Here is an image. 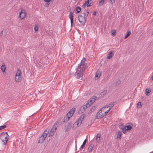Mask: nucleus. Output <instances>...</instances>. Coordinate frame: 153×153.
Listing matches in <instances>:
<instances>
[{"instance_id": "nucleus-1", "label": "nucleus", "mask_w": 153, "mask_h": 153, "mask_svg": "<svg viewBox=\"0 0 153 153\" xmlns=\"http://www.w3.org/2000/svg\"><path fill=\"white\" fill-rule=\"evenodd\" d=\"M86 59L85 58H83L81 61V63L78 67L77 69L78 71H84V70L87 68V63L85 62Z\"/></svg>"}, {"instance_id": "nucleus-2", "label": "nucleus", "mask_w": 153, "mask_h": 153, "mask_svg": "<svg viewBox=\"0 0 153 153\" xmlns=\"http://www.w3.org/2000/svg\"><path fill=\"white\" fill-rule=\"evenodd\" d=\"M49 131V129H46L44 131L42 135L39 138V143H42L44 141L47 134H48Z\"/></svg>"}, {"instance_id": "nucleus-3", "label": "nucleus", "mask_w": 153, "mask_h": 153, "mask_svg": "<svg viewBox=\"0 0 153 153\" xmlns=\"http://www.w3.org/2000/svg\"><path fill=\"white\" fill-rule=\"evenodd\" d=\"M105 116V114L104 113V110H102V108H101L99 111V112L97 113L96 118L97 119H100Z\"/></svg>"}, {"instance_id": "nucleus-4", "label": "nucleus", "mask_w": 153, "mask_h": 153, "mask_svg": "<svg viewBox=\"0 0 153 153\" xmlns=\"http://www.w3.org/2000/svg\"><path fill=\"white\" fill-rule=\"evenodd\" d=\"M59 123H58L57 122H56L54 125L53 126V127L51 129L49 134V136L50 137H52L53 135L55 132L56 131V129L57 127L58 126V125H59Z\"/></svg>"}, {"instance_id": "nucleus-5", "label": "nucleus", "mask_w": 153, "mask_h": 153, "mask_svg": "<svg viewBox=\"0 0 153 153\" xmlns=\"http://www.w3.org/2000/svg\"><path fill=\"white\" fill-rule=\"evenodd\" d=\"M85 116V114H83L80 117L77 121L75 123V124H76V125L78 126H80L82 124V122L83 121Z\"/></svg>"}, {"instance_id": "nucleus-6", "label": "nucleus", "mask_w": 153, "mask_h": 153, "mask_svg": "<svg viewBox=\"0 0 153 153\" xmlns=\"http://www.w3.org/2000/svg\"><path fill=\"white\" fill-rule=\"evenodd\" d=\"M84 71H81L77 69L75 74V76L78 79H79L82 77L83 76V72Z\"/></svg>"}, {"instance_id": "nucleus-7", "label": "nucleus", "mask_w": 153, "mask_h": 153, "mask_svg": "<svg viewBox=\"0 0 153 153\" xmlns=\"http://www.w3.org/2000/svg\"><path fill=\"white\" fill-rule=\"evenodd\" d=\"M78 20L80 23L82 25H84L86 22L85 17L84 16L79 15L78 17Z\"/></svg>"}, {"instance_id": "nucleus-8", "label": "nucleus", "mask_w": 153, "mask_h": 153, "mask_svg": "<svg viewBox=\"0 0 153 153\" xmlns=\"http://www.w3.org/2000/svg\"><path fill=\"white\" fill-rule=\"evenodd\" d=\"M90 106V105H89L88 102H87L86 105H84L81 107L79 111V113H83L85 111L87 108Z\"/></svg>"}, {"instance_id": "nucleus-9", "label": "nucleus", "mask_w": 153, "mask_h": 153, "mask_svg": "<svg viewBox=\"0 0 153 153\" xmlns=\"http://www.w3.org/2000/svg\"><path fill=\"white\" fill-rule=\"evenodd\" d=\"M21 11L20 12L19 17H20L21 19H24L26 16V13H25V10L22 9H21Z\"/></svg>"}, {"instance_id": "nucleus-10", "label": "nucleus", "mask_w": 153, "mask_h": 153, "mask_svg": "<svg viewBox=\"0 0 153 153\" xmlns=\"http://www.w3.org/2000/svg\"><path fill=\"white\" fill-rule=\"evenodd\" d=\"M2 133L4 134V136L5 137V140H1L4 143V145H5L8 140L9 136L7 132L5 133L3 132Z\"/></svg>"}, {"instance_id": "nucleus-11", "label": "nucleus", "mask_w": 153, "mask_h": 153, "mask_svg": "<svg viewBox=\"0 0 153 153\" xmlns=\"http://www.w3.org/2000/svg\"><path fill=\"white\" fill-rule=\"evenodd\" d=\"M73 13L71 11L70 12L69 15V18L71 20V26L72 27L74 25L73 23Z\"/></svg>"}, {"instance_id": "nucleus-12", "label": "nucleus", "mask_w": 153, "mask_h": 153, "mask_svg": "<svg viewBox=\"0 0 153 153\" xmlns=\"http://www.w3.org/2000/svg\"><path fill=\"white\" fill-rule=\"evenodd\" d=\"M92 3L93 1L92 0H88L87 1L85 2L82 6L84 7L86 6L87 7H90L92 5L91 4Z\"/></svg>"}, {"instance_id": "nucleus-13", "label": "nucleus", "mask_w": 153, "mask_h": 153, "mask_svg": "<svg viewBox=\"0 0 153 153\" xmlns=\"http://www.w3.org/2000/svg\"><path fill=\"white\" fill-rule=\"evenodd\" d=\"M75 110L76 108H73L70 111L67 113V114L71 117L72 116L73 114L75 112Z\"/></svg>"}, {"instance_id": "nucleus-14", "label": "nucleus", "mask_w": 153, "mask_h": 153, "mask_svg": "<svg viewBox=\"0 0 153 153\" xmlns=\"http://www.w3.org/2000/svg\"><path fill=\"white\" fill-rule=\"evenodd\" d=\"M71 117L69 116L66 114V116L64 117L63 119V122L66 123L69 120L70 118Z\"/></svg>"}, {"instance_id": "nucleus-15", "label": "nucleus", "mask_w": 153, "mask_h": 153, "mask_svg": "<svg viewBox=\"0 0 153 153\" xmlns=\"http://www.w3.org/2000/svg\"><path fill=\"white\" fill-rule=\"evenodd\" d=\"M95 99L92 97L90 99V100L88 101V104L89 105H90V106L92 104L95 102Z\"/></svg>"}, {"instance_id": "nucleus-16", "label": "nucleus", "mask_w": 153, "mask_h": 153, "mask_svg": "<svg viewBox=\"0 0 153 153\" xmlns=\"http://www.w3.org/2000/svg\"><path fill=\"white\" fill-rule=\"evenodd\" d=\"M101 74V72L100 71H98L97 72L95 76V79H97L100 77Z\"/></svg>"}, {"instance_id": "nucleus-17", "label": "nucleus", "mask_w": 153, "mask_h": 153, "mask_svg": "<svg viewBox=\"0 0 153 153\" xmlns=\"http://www.w3.org/2000/svg\"><path fill=\"white\" fill-rule=\"evenodd\" d=\"M132 127L133 126H126L124 127V128L125 129L126 131H130L132 129Z\"/></svg>"}, {"instance_id": "nucleus-18", "label": "nucleus", "mask_w": 153, "mask_h": 153, "mask_svg": "<svg viewBox=\"0 0 153 153\" xmlns=\"http://www.w3.org/2000/svg\"><path fill=\"white\" fill-rule=\"evenodd\" d=\"M72 124L71 123H68L67 124V126L66 128V131H68L71 128Z\"/></svg>"}, {"instance_id": "nucleus-19", "label": "nucleus", "mask_w": 153, "mask_h": 153, "mask_svg": "<svg viewBox=\"0 0 153 153\" xmlns=\"http://www.w3.org/2000/svg\"><path fill=\"white\" fill-rule=\"evenodd\" d=\"M114 55V54L113 53V52L112 51H111L109 52V53L108 54V55L107 57V59H110Z\"/></svg>"}, {"instance_id": "nucleus-20", "label": "nucleus", "mask_w": 153, "mask_h": 153, "mask_svg": "<svg viewBox=\"0 0 153 153\" xmlns=\"http://www.w3.org/2000/svg\"><path fill=\"white\" fill-rule=\"evenodd\" d=\"M107 93V90H105L104 91L102 92L100 94V96L101 97H103L105 95H106Z\"/></svg>"}, {"instance_id": "nucleus-21", "label": "nucleus", "mask_w": 153, "mask_h": 153, "mask_svg": "<svg viewBox=\"0 0 153 153\" xmlns=\"http://www.w3.org/2000/svg\"><path fill=\"white\" fill-rule=\"evenodd\" d=\"M21 71L19 69H18L17 70V72L16 74V76H19V77H20V78L21 77Z\"/></svg>"}, {"instance_id": "nucleus-22", "label": "nucleus", "mask_w": 153, "mask_h": 153, "mask_svg": "<svg viewBox=\"0 0 153 153\" xmlns=\"http://www.w3.org/2000/svg\"><path fill=\"white\" fill-rule=\"evenodd\" d=\"M1 70L3 72H5L6 70V67L4 63L1 66Z\"/></svg>"}, {"instance_id": "nucleus-23", "label": "nucleus", "mask_w": 153, "mask_h": 153, "mask_svg": "<svg viewBox=\"0 0 153 153\" xmlns=\"http://www.w3.org/2000/svg\"><path fill=\"white\" fill-rule=\"evenodd\" d=\"M122 134L121 132L120 131H119L117 134V139L120 140L121 139V135Z\"/></svg>"}, {"instance_id": "nucleus-24", "label": "nucleus", "mask_w": 153, "mask_h": 153, "mask_svg": "<svg viewBox=\"0 0 153 153\" xmlns=\"http://www.w3.org/2000/svg\"><path fill=\"white\" fill-rule=\"evenodd\" d=\"M151 89L150 88H147L145 90V94L147 95H148V94L150 93L151 91Z\"/></svg>"}, {"instance_id": "nucleus-25", "label": "nucleus", "mask_w": 153, "mask_h": 153, "mask_svg": "<svg viewBox=\"0 0 153 153\" xmlns=\"http://www.w3.org/2000/svg\"><path fill=\"white\" fill-rule=\"evenodd\" d=\"M114 103H110L107 106V107H109V109L110 110L114 106Z\"/></svg>"}, {"instance_id": "nucleus-26", "label": "nucleus", "mask_w": 153, "mask_h": 153, "mask_svg": "<svg viewBox=\"0 0 153 153\" xmlns=\"http://www.w3.org/2000/svg\"><path fill=\"white\" fill-rule=\"evenodd\" d=\"M81 9L80 7H77L76 8V11L77 12H76V13H79L81 11Z\"/></svg>"}, {"instance_id": "nucleus-27", "label": "nucleus", "mask_w": 153, "mask_h": 153, "mask_svg": "<svg viewBox=\"0 0 153 153\" xmlns=\"http://www.w3.org/2000/svg\"><path fill=\"white\" fill-rule=\"evenodd\" d=\"M93 146L92 145H91L88 148V150L89 152H91L92 150Z\"/></svg>"}, {"instance_id": "nucleus-28", "label": "nucleus", "mask_w": 153, "mask_h": 153, "mask_svg": "<svg viewBox=\"0 0 153 153\" xmlns=\"http://www.w3.org/2000/svg\"><path fill=\"white\" fill-rule=\"evenodd\" d=\"M130 34H131L130 31H128L127 34L126 35V36L124 37V38L125 39L127 38Z\"/></svg>"}, {"instance_id": "nucleus-29", "label": "nucleus", "mask_w": 153, "mask_h": 153, "mask_svg": "<svg viewBox=\"0 0 153 153\" xmlns=\"http://www.w3.org/2000/svg\"><path fill=\"white\" fill-rule=\"evenodd\" d=\"M20 77H19V76H16V81L17 82H20Z\"/></svg>"}, {"instance_id": "nucleus-30", "label": "nucleus", "mask_w": 153, "mask_h": 153, "mask_svg": "<svg viewBox=\"0 0 153 153\" xmlns=\"http://www.w3.org/2000/svg\"><path fill=\"white\" fill-rule=\"evenodd\" d=\"M121 81L120 80H118L116 82V85H119L121 83Z\"/></svg>"}, {"instance_id": "nucleus-31", "label": "nucleus", "mask_w": 153, "mask_h": 153, "mask_svg": "<svg viewBox=\"0 0 153 153\" xmlns=\"http://www.w3.org/2000/svg\"><path fill=\"white\" fill-rule=\"evenodd\" d=\"M6 127V125L2 126H0V130L4 129Z\"/></svg>"}, {"instance_id": "nucleus-32", "label": "nucleus", "mask_w": 153, "mask_h": 153, "mask_svg": "<svg viewBox=\"0 0 153 153\" xmlns=\"http://www.w3.org/2000/svg\"><path fill=\"white\" fill-rule=\"evenodd\" d=\"M104 0H101L99 2V4L100 5H102L104 3Z\"/></svg>"}, {"instance_id": "nucleus-33", "label": "nucleus", "mask_w": 153, "mask_h": 153, "mask_svg": "<svg viewBox=\"0 0 153 153\" xmlns=\"http://www.w3.org/2000/svg\"><path fill=\"white\" fill-rule=\"evenodd\" d=\"M88 14H89V12H88V11H87L86 12V13H84L83 15L84 16H88Z\"/></svg>"}, {"instance_id": "nucleus-34", "label": "nucleus", "mask_w": 153, "mask_h": 153, "mask_svg": "<svg viewBox=\"0 0 153 153\" xmlns=\"http://www.w3.org/2000/svg\"><path fill=\"white\" fill-rule=\"evenodd\" d=\"M120 128L123 130V132L124 134H125L126 133V130H125V129L123 127V128Z\"/></svg>"}, {"instance_id": "nucleus-35", "label": "nucleus", "mask_w": 153, "mask_h": 153, "mask_svg": "<svg viewBox=\"0 0 153 153\" xmlns=\"http://www.w3.org/2000/svg\"><path fill=\"white\" fill-rule=\"evenodd\" d=\"M85 145L82 144V145L81 146L80 148V150H81V149H83L84 148V147H85Z\"/></svg>"}, {"instance_id": "nucleus-36", "label": "nucleus", "mask_w": 153, "mask_h": 153, "mask_svg": "<svg viewBox=\"0 0 153 153\" xmlns=\"http://www.w3.org/2000/svg\"><path fill=\"white\" fill-rule=\"evenodd\" d=\"M137 105L138 107H139V106L141 107V102H139L137 104Z\"/></svg>"}, {"instance_id": "nucleus-37", "label": "nucleus", "mask_w": 153, "mask_h": 153, "mask_svg": "<svg viewBox=\"0 0 153 153\" xmlns=\"http://www.w3.org/2000/svg\"><path fill=\"white\" fill-rule=\"evenodd\" d=\"M96 140L97 142L99 143L100 140V138H96Z\"/></svg>"}, {"instance_id": "nucleus-38", "label": "nucleus", "mask_w": 153, "mask_h": 153, "mask_svg": "<svg viewBox=\"0 0 153 153\" xmlns=\"http://www.w3.org/2000/svg\"><path fill=\"white\" fill-rule=\"evenodd\" d=\"M34 29L36 31H36H38V27H37V26L35 27H34Z\"/></svg>"}, {"instance_id": "nucleus-39", "label": "nucleus", "mask_w": 153, "mask_h": 153, "mask_svg": "<svg viewBox=\"0 0 153 153\" xmlns=\"http://www.w3.org/2000/svg\"><path fill=\"white\" fill-rule=\"evenodd\" d=\"M101 136V134H98L97 135L96 138H100Z\"/></svg>"}, {"instance_id": "nucleus-40", "label": "nucleus", "mask_w": 153, "mask_h": 153, "mask_svg": "<svg viewBox=\"0 0 153 153\" xmlns=\"http://www.w3.org/2000/svg\"><path fill=\"white\" fill-rule=\"evenodd\" d=\"M110 110L108 109V110H107V111H104V113L105 114V116L106 115V114L108 113V111H110Z\"/></svg>"}, {"instance_id": "nucleus-41", "label": "nucleus", "mask_w": 153, "mask_h": 153, "mask_svg": "<svg viewBox=\"0 0 153 153\" xmlns=\"http://www.w3.org/2000/svg\"><path fill=\"white\" fill-rule=\"evenodd\" d=\"M87 140L86 139H85L84 140V142H83V144H82L85 145V144H86V142H87Z\"/></svg>"}, {"instance_id": "nucleus-42", "label": "nucleus", "mask_w": 153, "mask_h": 153, "mask_svg": "<svg viewBox=\"0 0 153 153\" xmlns=\"http://www.w3.org/2000/svg\"><path fill=\"white\" fill-rule=\"evenodd\" d=\"M112 4L114 3L115 2V0H110Z\"/></svg>"}, {"instance_id": "nucleus-43", "label": "nucleus", "mask_w": 153, "mask_h": 153, "mask_svg": "<svg viewBox=\"0 0 153 153\" xmlns=\"http://www.w3.org/2000/svg\"><path fill=\"white\" fill-rule=\"evenodd\" d=\"M116 34V32L115 30H114L113 31L112 33V35H115Z\"/></svg>"}, {"instance_id": "nucleus-44", "label": "nucleus", "mask_w": 153, "mask_h": 153, "mask_svg": "<svg viewBox=\"0 0 153 153\" xmlns=\"http://www.w3.org/2000/svg\"><path fill=\"white\" fill-rule=\"evenodd\" d=\"M3 31H2L0 33V36H3Z\"/></svg>"}, {"instance_id": "nucleus-45", "label": "nucleus", "mask_w": 153, "mask_h": 153, "mask_svg": "<svg viewBox=\"0 0 153 153\" xmlns=\"http://www.w3.org/2000/svg\"><path fill=\"white\" fill-rule=\"evenodd\" d=\"M51 0H44V1L47 2H49Z\"/></svg>"}, {"instance_id": "nucleus-46", "label": "nucleus", "mask_w": 153, "mask_h": 153, "mask_svg": "<svg viewBox=\"0 0 153 153\" xmlns=\"http://www.w3.org/2000/svg\"><path fill=\"white\" fill-rule=\"evenodd\" d=\"M49 4L48 3H46L45 5V6L47 7H48L49 6Z\"/></svg>"}, {"instance_id": "nucleus-47", "label": "nucleus", "mask_w": 153, "mask_h": 153, "mask_svg": "<svg viewBox=\"0 0 153 153\" xmlns=\"http://www.w3.org/2000/svg\"><path fill=\"white\" fill-rule=\"evenodd\" d=\"M96 13H97L96 11H94L93 13L94 15H96Z\"/></svg>"}, {"instance_id": "nucleus-48", "label": "nucleus", "mask_w": 153, "mask_h": 153, "mask_svg": "<svg viewBox=\"0 0 153 153\" xmlns=\"http://www.w3.org/2000/svg\"><path fill=\"white\" fill-rule=\"evenodd\" d=\"M92 98H94V99H96V98H97V97L96 96H94L93 97H92Z\"/></svg>"}, {"instance_id": "nucleus-49", "label": "nucleus", "mask_w": 153, "mask_h": 153, "mask_svg": "<svg viewBox=\"0 0 153 153\" xmlns=\"http://www.w3.org/2000/svg\"><path fill=\"white\" fill-rule=\"evenodd\" d=\"M152 80H153V76H152Z\"/></svg>"}, {"instance_id": "nucleus-50", "label": "nucleus", "mask_w": 153, "mask_h": 153, "mask_svg": "<svg viewBox=\"0 0 153 153\" xmlns=\"http://www.w3.org/2000/svg\"><path fill=\"white\" fill-rule=\"evenodd\" d=\"M152 35H153V32H152Z\"/></svg>"}, {"instance_id": "nucleus-51", "label": "nucleus", "mask_w": 153, "mask_h": 153, "mask_svg": "<svg viewBox=\"0 0 153 153\" xmlns=\"http://www.w3.org/2000/svg\"><path fill=\"white\" fill-rule=\"evenodd\" d=\"M94 108H95V107H94Z\"/></svg>"}]
</instances>
